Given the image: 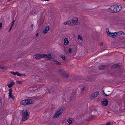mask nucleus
<instances>
[{
	"instance_id": "23",
	"label": "nucleus",
	"mask_w": 125,
	"mask_h": 125,
	"mask_svg": "<svg viewBox=\"0 0 125 125\" xmlns=\"http://www.w3.org/2000/svg\"><path fill=\"white\" fill-rule=\"evenodd\" d=\"M119 66V65L118 64H114L112 66V68L114 69L118 67Z\"/></svg>"
},
{
	"instance_id": "10",
	"label": "nucleus",
	"mask_w": 125,
	"mask_h": 125,
	"mask_svg": "<svg viewBox=\"0 0 125 125\" xmlns=\"http://www.w3.org/2000/svg\"><path fill=\"white\" fill-rule=\"evenodd\" d=\"M99 93L98 92H96L94 93L91 95V99H94L96 98L99 95Z\"/></svg>"
},
{
	"instance_id": "17",
	"label": "nucleus",
	"mask_w": 125,
	"mask_h": 125,
	"mask_svg": "<svg viewBox=\"0 0 125 125\" xmlns=\"http://www.w3.org/2000/svg\"><path fill=\"white\" fill-rule=\"evenodd\" d=\"M8 111L7 109H3L2 110V115H6L7 114V112Z\"/></svg>"
},
{
	"instance_id": "43",
	"label": "nucleus",
	"mask_w": 125,
	"mask_h": 125,
	"mask_svg": "<svg viewBox=\"0 0 125 125\" xmlns=\"http://www.w3.org/2000/svg\"><path fill=\"white\" fill-rule=\"evenodd\" d=\"M104 93L105 94V96H108L109 95H109H107L104 92V91H103Z\"/></svg>"
},
{
	"instance_id": "41",
	"label": "nucleus",
	"mask_w": 125,
	"mask_h": 125,
	"mask_svg": "<svg viewBox=\"0 0 125 125\" xmlns=\"http://www.w3.org/2000/svg\"><path fill=\"white\" fill-rule=\"evenodd\" d=\"M84 88H85L84 87V86H83L81 89V90L82 91H83L84 89Z\"/></svg>"
},
{
	"instance_id": "26",
	"label": "nucleus",
	"mask_w": 125,
	"mask_h": 125,
	"mask_svg": "<svg viewBox=\"0 0 125 125\" xmlns=\"http://www.w3.org/2000/svg\"><path fill=\"white\" fill-rule=\"evenodd\" d=\"M73 119L72 118H70L67 120V122L70 124H71L72 122Z\"/></svg>"
},
{
	"instance_id": "30",
	"label": "nucleus",
	"mask_w": 125,
	"mask_h": 125,
	"mask_svg": "<svg viewBox=\"0 0 125 125\" xmlns=\"http://www.w3.org/2000/svg\"><path fill=\"white\" fill-rule=\"evenodd\" d=\"M78 80L79 81H80V82H81V81H83V82L84 81L83 80V78H80V77H79V78H78Z\"/></svg>"
},
{
	"instance_id": "35",
	"label": "nucleus",
	"mask_w": 125,
	"mask_h": 125,
	"mask_svg": "<svg viewBox=\"0 0 125 125\" xmlns=\"http://www.w3.org/2000/svg\"><path fill=\"white\" fill-rule=\"evenodd\" d=\"M43 86V85L42 84V85H37L36 86V87H41L42 86Z\"/></svg>"
},
{
	"instance_id": "38",
	"label": "nucleus",
	"mask_w": 125,
	"mask_h": 125,
	"mask_svg": "<svg viewBox=\"0 0 125 125\" xmlns=\"http://www.w3.org/2000/svg\"><path fill=\"white\" fill-rule=\"evenodd\" d=\"M72 49L71 48H70L69 49L68 51L70 53H71L72 52Z\"/></svg>"
},
{
	"instance_id": "53",
	"label": "nucleus",
	"mask_w": 125,
	"mask_h": 125,
	"mask_svg": "<svg viewBox=\"0 0 125 125\" xmlns=\"http://www.w3.org/2000/svg\"><path fill=\"white\" fill-rule=\"evenodd\" d=\"M51 108H53V104H52V106H51Z\"/></svg>"
},
{
	"instance_id": "40",
	"label": "nucleus",
	"mask_w": 125,
	"mask_h": 125,
	"mask_svg": "<svg viewBox=\"0 0 125 125\" xmlns=\"http://www.w3.org/2000/svg\"><path fill=\"white\" fill-rule=\"evenodd\" d=\"M15 21L13 20L12 22V23L11 24V25L13 26L14 23V22H15Z\"/></svg>"
},
{
	"instance_id": "34",
	"label": "nucleus",
	"mask_w": 125,
	"mask_h": 125,
	"mask_svg": "<svg viewBox=\"0 0 125 125\" xmlns=\"http://www.w3.org/2000/svg\"><path fill=\"white\" fill-rule=\"evenodd\" d=\"M45 30H46V31H48L49 30V28L48 26L46 27L45 29Z\"/></svg>"
},
{
	"instance_id": "3",
	"label": "nucleus",
	"mask_w": 125,
	"mask_h": 125,
	"mask_svg": "<svg viewBox=\"0 0 125 125\" xmlns=\"http://www.w3.org/2000/svg\"><path fill=\"white\" fill-rule=\"evenodd\" d=\"M64 109V107H62L58 111H57L53 116V118H56L58 117L59 115H61Z\"/></svg>"
},
{
	"instance_id": "15",
	"label": "nucleus",
	"mask_w": 125,
	"mask_h": 125,
	"mask_svg": "<svg viewBox=\"0 0 125 125\" xmlns=\"http://www.w3.org/2000/svg\"><path fill=\"white\" fill-rule=\"evenodd\" d=\"M106 66L105 65H102L98 67V69L100 70H103L106 68Z\"/></svg>"
},
{
	"instance_id": "5",
	"label": "nucleus",
	"mask_w": 125,
	"mask_h": 125,
	"mask_svg": "<svg viewBox=\"0 0 125 125\" xmlns=\"http://www.w3.org/2000/svg\"><path fill=\"white\" fill-rule=\"evenodd\" d=\"M59 72L62 75L64 78H66L69 77V74L63 70H59Z\"/></svg>"
},
{
	"instance_id": "6",
	"label": "nucleus",
	"mask_w": 125,
	"mask_h": 125,
	"mask_svg": "<svg viewBox=\"0 0 125 125\" xmlns=\"http://www.w3.org/2000/svg\"><path fill=\"white\" fill-rule=\"evenodd\" d=\"M53 86V87H51L50 88V89L49 90V92H51V91H52V92H53L54 91L55 92H56V90L58 89L59 88V87L57 85H54Z\"/></svg>"
},
{
	"instance_id": "20",
	"label": "nucleus",
	"mask_w": 125,
	"mask_h": 125,
	"mask_svg": "<svg viewBox=\"0 0 125 125\" xmlns=\"http://www.w3.org/2000/svg\"><path fill=\"white\" fill-rule=\"evenodd\" d=\"M64 44L65 45H67L68 44L69 42L66 38L64 39Z\"/></svg>"
},
{
	"instance_id": "39",
	"label": "nucleus",
	"mask_w": 125,
	"mask_h": 125,
	"mask_svg": "<svg viewBox=\"0 0 125 125\" xmlns=\"http://www.w3.org/2000/svg\"><path fill=\"white\" fill-rule=\"evenodd\" d=\"M47 31H46V30H44L43 31V32L44 34L47 33Z\"/></svg>"
},
{
	"instance_id": "50",
	"label": "nucleus",
	"mask_w": 125,
	"mask_h": 125,
	"mask_svg": "<svg viewBox=\"0 0 125 125\" xmlns=\"http://www.w3.org/2000/svg\"><path fill=\"white\" fill-rule=\"evenodd\" d=\"M64 24L65 25L67 24V21L66 22H65L64 23Z\"/></svg>"
},
{
	"instance_id": "46",
	"label": "nucleus",
	"mask_w": 125,
	"mask_h": 125,
	"mask_svg": "<svg viewBox=\"0 0 125 125\" xmlns=\"http://www.w3.org/2000/svg\"><path fill=\"white\" fill-rule=\"evenodd\" d=\"M36 7L37 8H38V9H37V10H38V9H40V8H41V7H38V6H36Z\"/></svg>"
},
{
	"instance_id": "25",
	"label": "nucleus",
	"mask_w": 125,
	"mask_h": 125,
	"mask_svg": "<svg viewBox=\"0 0 125 125\" xmlns=\"http://www.w3.org/2000/svg\"><path fill=\"white\" fill-rule=\"evenodd\" d=\"M117 32L118 33V34L119 35H124L125 34V33L122 31H121L118 32Z\"/></svg>"
},
{
	"instance_id": "48",
	"label": "nucleus",
	"mask_w": 125,
	"mask_h": 125,
	"mask_svg": "<svg viewBox=\"0 0 125 125\" xmlns=\"http://www.w3.org/2000/svg\"><path fill=\"white\" fill-rule=\"evenodd\" d=\"M39 35V34L38 33H37L36 34V37H38Z\"/></svg>"
},
{
	"instance_id": "36",
	"label": "nucleus",
	"mask_w": 125,
	"mask_h": 125,
	"mask_svg": "<svg viewBox=\"0 0 125 125\" xmlns=\"http://www.w3.org/2000/svg\"><path fill=\"white\" fill-rule=\"evenodd\" d=\"M11 73L14 75H17V72H12Z\"/></svg>"
},
{
	"instance_id": "45",
	"label": "nucleus",
	"mask_w": 125,
	"mask_h": 125,
	"mask_svg": "<svg viewBox=\"0 0 125 125\" xmlns=\"http://www.w3.org/2000/svg\"><path fill=\"white\" fill-rule=\"evenodd\" d=\"M111 123V122H109L107 123L106 124V125H110V124Z\"/></svg>"
},
{
	"instance_id": "47",
	"label": "nucleus",
	"mask_w": 125,
	"mask_h": 125,
	"mask_svg": "<svg viewBox=\"0 0 125 125\" xmlns=\"http://www.w3.org/2000/svg\"><path fill=\"white\" fill-rule=\"evenodd\" d=\"M2 104V102H1V97H0V104Z\"/></svg>"
},
{
	"instance_id": "54",
	"label": "nucleus",
	"mask_w": 125,
	"mask_h": 125,
	"mask_svg": "<svg viewBox=\"0 0 125 125\" xmlns=\"http://www.w3.org/2000/svg\"><path fill=\"white\" fill-rule=\"evenodd\" d=\"M122 100H123V102H124L125 101V100H124L123 98H122Z\"/></svg>"
},
{
	"instance_id": "42",
	"label": "nucleus",
	"mask_w": 125,
	"mask_h": 125,
	"mask_svg": "<svg viewBox=\"0 0 125 125\" xmlns=\"http://www.w3.org/2000/svg\"><path fill=\"white\" fill-rule=\"evenodd\" d=\"M2 25V23H0V30L1 29Z\"/></svg>"
},
{
	"instance_id": "51",
	"label": "nucleus",
	"mask_w": 125,
	"mask_h": 125,
	"mask_svg": "<svg viewBox=\"0 0 125 125\" xmlns=\"http://www.w3.org/2000/svg\"><path fill=\"white\" fill-rule=\"evenodd\" d=\"M103 44V43L102 42V43H101L100 44V46H102Z\"/></svg>"
},
{
	"instance_id": "29",
	"label": "nucleus",
	"mask_w": 125,
	"mask_h": 125,
	"mask_svg": "<svg viewBox=\"0 0 125 125\" xmlns=\"http://www.w3.org/2000/svg\"><path fill=\"white\" fill-rule=\"evenodd\" d=\"M9 95L11 94L12 93V90L11 88L9 89Z\"/></svg>"
},
{
	"instance_id": "8",
	"label": "nucleus",
	"mask_w": 125,
	"mask_h": 125,
	"mask_svg": "<svg viewBox=\"0 0 125 125\" xmlns=\"http://www.w3.org/2000/svg\"><path fill=\"white\" fill-rule=\"evenodd\" d=\"M43 56L44 57L43 58L47 59V60H50L53 58L52 57L50 53L46 54H43Z\"/></svg>"
},
{
	"instance_id": "44",
	"label": "nucleus",
	"mask_w": 125,
	"mask_h": 125,
	"mask_svg": "<svg viewBox=\"0 0 125 125\" xmlns=\"http://www.w3.org/2000/svg\"><path fill=\"white\" fill-rule=\"evenodd\" d=\"M0 68H1V69H3L5 68V67L3 66H0Z\"/></svg>"
},
{
	"instance_id": "2",
	"label": "nucleus",
	"mask_w": 125,
	"mask_h": 125,
	"mask_svg": "<svg viewBox=\"0 0 125 125\" xmlns=\"http://www.w3.org/2000/svg\"><path fill=\"white\" fill-rule=\"evenodd\" d=\"M33 101L32 99H27L21 101V104L22 105H26L30 104L33 103Z\"/></svg>"
},
{
	"instance_id": "56",
	"label": "nucleus",
	"mask_w": 125,
	"mask_h": 125,
	"mask_svg": "<svg viewBox=\"0 0 125 125\" xmlns=\"http://www.w3.org/2000/svg\"><path fill=\"white\" fill-rule=\"evenodd\" d=\"M7 0V1H11L12 0Z\"/></svg>"
},
{
	"instance_id": "4",
	"label": "nucleus",
	"mask_w": 125,
	"mask_h": 125,
	"mask_svg": "<svg viewBox=\"0 0 125 125\" xmlns=\"http://www.w3.org/2000/svg\"><path fill=\"white\" fill-rule=\"evenodd\" d=\"M106 32L107 35L109 36L110 37L115 38L116 37L117 35L118 34L116 32L114 33H111L109 30L108 28H106Z\"/></svg>"
},
{
	"instance_id": "1",
	"label": "nucleus",
	"mask_w": 125,
	"mask_h": 125,
	"mask_svg": "<svg viewBox=\"0 0 125 125\" xmlns=\"http://www.w3.org/2000/svg\"><path fill=\"white\" fill-rule=\"evenodd\" d=\"M28 112H29L26 110H23L20 112V114L22 115V119L23 121H25L28 119V118L29 116Z\"/></svg>"
},
{
	"instance_id": "49",
	"label": "nucleus",
	"mask_w": 125,
	"mask_h": 125,
	"mask_svg": "<svg viewBox=\"0 0 125 125\" xmlns=\"http://www.w3.org/2000/svg\"><path fill=\"white\" fill-rule=\"evenodd\" d=\"M13 26V25H11V26L10 27V30H11V29H12V27Z\"/></svg>"
},
{
	"instance_id": "14",
	"label": "nucleus",
	"mask_w": 125,
	"mask_h": 125,
	"mask_svg": "<svg viewBox=\"0 0 125 125\" xmlns=\"http://www.w3.org/2000/svg\"><path fill=\"white\" fill-rule=\"evenodd\" d=\"M76 97V93L74 91L71 94V96L70 97V100H73V99H74Z\"/></svg>"
},
{
	"instance_id": "52",
	"label": "nucleus",
	"mask_w": 125,
	"mask_h": 125,
	"mask_svg": "<svg viewBox=\"0 0 125 125\" xmlns=\"http://www.w3.org/2000/svg\"><path fill=\"white\" fill-rule=\"evenodd\" d=\"M33 27V24H32L31 26V28Z\"/></svg>"
},
{
	"instance_id": "16",
	"label": "nucleus",
	"mask_w": 125,
	"mask_h": 125,
	"mask_svg": "<svg viewBox=\"0 0 125 125\" xmlns=\"http://www.w3.org/2000/svg\"><path fill=\"white\" fill-rule=\"evenodd\" d=\"M90 110L91 111H97V108L96 107L94 106H92L90 107Z\"/></svg>"
},
{
	"instance_id": "11",
	"label": "nucleus",
	"mask_w": 125,
	"mask_h": 125,
	"mask_svg": "<svg viewBox=\"0 0 125 125\" xmlns=\"http://www.w3.org/2000/svg\"><path fill=\"white\" fill-rule=\"evenodd\" d=\"M116 9V11L117 12L120 11L122 9V6L119 5H115Z\"/></svg>"
},
{
	"instance_id": "18",
	"label": "nucleus",
	"mask_w": 125,
	"mask_h": 125,
	"mask_svg": "<svg viewBox=\"0 0 125 125\" xmlns=\"http://www.w3.org/2000/svg\"><path fill=\"white\" fill-rule=\"evenodd\" d=\"M117 72H118L117 71L116 72H114L113 73H109V74L112 77H113L115 76H117V74H116Z\"/></svg>"
},
{
	"instance_id": "22",
	"label": "nucleus",
	"mask_w": 125,
	"mask_h": 125,
	"mask_svg": "<svg viewBox=\"0 0 125 125\" xmlns=\"http://www.w3.org/2000/svg\"><path fill=\"white\" fill-rule=\"evenodd\" d=\"M0 125H7V122L6 120L2 121L0 124Z\"/></svg>"
},
{
	"instance_id": "55",
	"label": "nucleus",
	"mask_w": 125,
	"mask_h": 125,
	"mask_svg": "<svg viewBox=\"0 0 125 125\" xmlns=\"http://www.w3.org/2000/svg\"><path fill=\"white\" fill-rule=\"evenodd\" d=\"M22 75H23L24 76H26V75H25V74H22Z\"/></svg>"
},
{
	"instance_id": "19",
	"label": "nucleus",
	"mask_w": 125,
	"mask_h": 125,
	"mask_svg": "<svg viewBox=\"0 0 125 125\" xmlns=\"http://www.w3.org/2000/svg\"><path fill=\"white\" fill-rule=\"evenodd\" d=\"M15 83L14 82H10V84H9L8 83V86L9 88H10Z\"/></svg>"
},
{
	"instance_id": "21",
	"label": "nucleus",
	"mask_w": 125,
	"mask_h": 125,
	"mask_svg": "<svg viewBox=\"0 0 125 125\" xmlns=\"http://www.w3.org/2000/svg\"><path fill=\"white\" fill-rule=\"evenodd\" d=\"M53 62L55 64L59 65H60L61 64V63L60 62H58L56 60H53Z\"/></svg>"
},
{
	"instance_id": "24",
	"label": "nucleus",
	"mask_w": 125,
	"mask_h": 125,
	"mask_svg": "<svg viewBox=\"0 0 125 125\" xmlns=\"http://www.w3.org/2000/svg\"><path fill=\"white\" fill-rule=\"evenodd\" d=\"M96 116L95 115H92L90 117L87 119L88 121L90 120H91L95 118Z\"/></svg>"
},
{
	"instance_id": "12",
	"label": "nucleus",
	"mask_w": 125,
	"mask_h": 125,
	"mask_svg": "<svg viewBox=\"0 0 125 125\" xmlns=\"http://www.w3.org/2000/svg\"><path fill=\"white\" fill-rule=\"evenodd\" d=\"M43 54H37L35 55V59H39L41 58H42L44 57L43 56Z\"/></svg>"
},
{
	"instance_id": "32",
	"label": "nucleus",
	"mask_w": 125,
	"mask_h": 125,
	"mask_svg": "<svg viewBox=\"0 0 125 125\" xmlns=\"http://www.w3.org/2000/svg\"><path fill=\"white\" fill-rule=\"evenodd\" d=\"M71 21H67V24L69 25H72Z\"/></svg>"
},
{
	"instance_id": "27",
	"label": "nucleus",
	"mask_w": 125,
	"mask_h": 125,
	"mask_svg": "<svg viewBox=\"0 0 125 125\" xmlns=\"http://www.w3.org/2000/svg\"><path fill=\"white\" fill-rule=\"evenodd\" d=\"M78 38L79 40H80V41L82 40L83 39L82 36L80 35H78Z\"/></svg>"
},
{
	"instance_id": "57",
	"label": "nucleus",
	"mask_w": 125,
	"mask_h": 125,
	"mask_svg": "<svg viewBox=\"0 0 125 125\" xmlns=\"http://www.w3.org/2000/svg\"><path fill=\"white\" fill-rule=\"evenodd\" d=\"M10 30H10V29H9V31H8V32H10Z\"/></svg>"
},
{
	"instance_id": "13",
	"label": "nucleus",
	"mask_w": 125,
	"mask_h": 125,
	"mask_svg": "<svg viewBox=\"0 0 125 125\" xmlns=\"http://www.w3.org/2000/svg\"><path fill=\"white\" fill-rule=\"evenodd\" d=\"M78 19L77 18H75L74 19L71 21L72 25H75L77 22Z\"/></svg>"
},
{
	"instance_id": "58",
	"label": "nucleus",
	"mask_w": 125,
	"mask_h": 125,
	"mask_svg": "<svg viewBox=\"0 0 125 125\" xmlns=\"http://www.w3.org/2000/svg\"><path fill=\"white\" fill-rule=\"evenodd\" d=\"M124 1H125V0H123Z\"/></svg>"
},
{
	"instance_id": "7",
	"label": "nucleus",
	"mask_w": 125,
	"mask_h": 125,
	"mask_svg": "<svg viewBox=\"0 0 125 125\" xmlns=\"http://www.w3.org/2000/svg\"><path fill=\"white\" fill-rule=\"evenodd\" d=\"M115 6V5H114L110 8L109 9V11L111 13H114L117 12V11H116V8Z\"/></svg>"
},
{
	"instance_id": "37",
	"label": "nucleus",
	"mask_w": 125,
	"mask_h": 125,
	"mask_svg": "<svg viewBox=\"0 0 125 125\" xmlns=\"http://www.w3.org/2000/svg\"><path fill=\"white\" fill-rule=\"evenodd\" d=\"M22 81H19L17 82V83L20 84H22Z\"/></svg>"
},
{
	"instance_id": "31",
	"label": "nucleus",
	"mask_w": 125,
	"mask_h": 125,
	"mask_svg": "<svg viewBox=\"0 0 125 125\" xmlns=\"http://www.w3.org/2000/svg\"><path fill=\"white\" fill-rule=\"evenodd\" d=\"M17 76H21L22 75V74L19 73L18 72H17Z\"/></svg>"
},
{
	"instance_id": "9",
	"label": "nucleus",
	"mask_w": 125,
	"mask_h": 125,
	"mask_svg": "<svg viewBox=\"0 0 125 125\" xmlns=\"http://www.w3.org/2000/svg\"><path fill=\"white\" fill-rule=\"evenodd\" d=\"M102 105L104 106H106L108 105V101L105 98H104L102 100Z\"/></svg>"
},
{
	"instance_id": "28",
	"label": "nucleus",
	"mask_w": 125,
	"mask_h": 125,
	"mask_svg": "<svg viewBox=\"0 0 125 125\" xmlns=\"http://www.w3.org/2000/svg\"><path fill=\"white\" fill-rule=\"evenodd\" d=\"M9 96L10 98H11L13 99V100H14V99L15 98V96L12 95V94L9 95Z\"/></svg>"
},
{
	"instance_id": "33",
	"label": "nucleus",
	"mask_w": 125,
	"mask_h": 125,
	"mask_svg": "<svg viewBox=\"0 0 125 125\" xmlns=\"http://www.w3.org/2000/svg\"><path fill=\"white\" fill-rule=\"evenodd\" d=\"M61 57L62 58V59L63 60H65V57L64 56V55H62L61 56Z\"/></svg>"
}]
</instances>
